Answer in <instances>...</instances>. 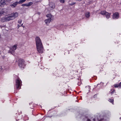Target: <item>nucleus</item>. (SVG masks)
<instances>
[{
    "label": "nucleus",
    "instance_id": "423d86ee",
    "mask_svg": "<svg viewBox=\"0 0 121 121\" xmlns=\"http://www.w3.org/2000/svg\"><path fill=\"white\" fill-rule=\"evenodd\" d=\"M18 14L17 12L15 13H13L11 14V16L12 17L13 20L15 18L17 17L18 16Z\"/></svg>",
    "mask_w": 121,
    "mask_h": 121
},
{
    "label": "nucleus",
    "instance_id": "1a4fd4ad",
    "mask_svg": "<svg viewBox=\"0 0 121 121\" xmlns=\"http://www.w3.org/2000/svg\"><path fill=\"white\" fill-rule=\"evenodd\" d=\"M55 7V4L54 3H51L50 4V9L52 10Z\"/></svg>",
    "mask_w": 121,
    "mask_h": 121
},
{
    "label": "nucleus",
    "instance_id": "aec40b11",
    "mask_svg": "<svg viewBox=\"0 0 121 121\" xmlns=\"http://www.w3.org/2000/svg\"><path fill=\"white\" fill-rule=\"evenodd\" d=\"M22 5L23 6H26L28 7V4H23Z\"/></svg>",
    "mask_w": 121,
    "mask_h": 121
},
{
    "label": "nucleus",
    "instance_id": "20e7f679",
    "mask_svg": "<svg viewBox=\"0 0 121 121\" xmlns=\"http://www.w3.org/2000/svg\"><path fill=\"white\" fill-rule=\"evenodd\" d=\"M24 60L22 59H19L18 60V65L19 67L22 68L24 63Z\"/></svg>",
    "mask_w": 121,
    "mask_h": 121
},
{
    "label": "nucleus",
    "instance_id": "bb28decb",
    "mask_svg": "<svg viewBox=\"0 0 121 121\" xmlns=\"http://www.w3.org/2000/svg\"><path fill=\"white\" fill-rule=\"evenodd\" d=\"M23 23H22V24L21 25V26H22L23 27V28H24V26H23Z\"/></svg>",
    "mask_w": 121,
    "mask_h": 121
},
{
    "label": "nucleus",
    "instance_id": "f3484780",
    "mask_svg": "<svg viewBox=\"0 0 121 121\" xmlns=\"http://www.w3.org/2000/svg\"><path fill=\"white\" fill-rule=\"evenodd\" d=\"M17 46L16 45H14L13 47V50L14 51L16 50L17 48Z\"/></svg>",
    "mask_w": 121,
    "mask_h": 121
},
{
    "label": "nucleus",
    "instance_id": "a211bd4d",
    "mask_svg": "<svg viewBox=\"0 0 121 121\" xmlns=\"http://www.w3.org/2000/svg\"><path fill=\"white\" fill-rule=\"evenodd\" d=\"M33 4V3L32 2H30L27 4L28 7H29Z\"/></svg>",
    "mask_w": 121,
    "mask_h": 121
},
{
    "label": "nucleus",
    "instance_id": "39448f33",
    "mask_svg": "<svg viewBox=\"0 0 121 121\" xmlns=\"http://www.w3.org/2000/svg\"><path fill=\"white\" fill-rule=\"evenodd\" d=\"M6 13L5 9L3 8L0 9V17L6 14Z\"/></svg>",
    "mask_w": 121,
    "mask_h": 121
},
{
    "label": "nucleus",
    "instance_id": "c85d7f7f",
    "mask_svg": "<svg viewBox=\"0 0 121 121\" xmlns=\"http://www.w3.org/2000/svg\"><path fill=\"white\" fill-rule=\"evenodd\" d=\"M74 4H75V3H73L71 5H73Z\"/></svg>",
    "mask_w": 121,
    "mask_h": 121
},
{
    "label": "nucleus",
    "instance_id": "f8f14e48",
    "mask_svg": "<svg viewBox=\"0 0 121 121\" xmlns=\"http://www.w3.org/2000/svg\"><path fill=\"white\" fill-rule=\"evenodd\" d=\"M46 16L48 17V19H50L52 20V15L51 14H48Z\"/></svg>",
    "mask_w": 121,
    "mask_h": 121
},
{
    "label": "nucleus",
    "instance_id": "412c9836",
    "mask_svg": "<svg viewBox=\"0 0 121 121\" xmlns=\"http://www.w3.org/2000/svg\"><path fill=\"white\" fill-rule=\"evenodd\" d=\"M114 86L115 87H117V88L118 87H119V84H115L114 85Z\"/></svg>",
    "mask_w": 121,
    "mask_h": 121
},
{
    "label": "nucleus",
    "instance_id": "f257e3e1",
    "mask_svg": "<svg viewBox=\"0 0 121 121\" xmlns=\"http://www.w3.org/2000/svg\"><path fill=\"white\" fill-rule=\"evenodd\" d=\"M37 49L39 53L43 52L44 49L41 41L39 37L37 36L35 38Z\"/></svg>",
    "mask_w": 121,
    "mask_h": 121
},
{
    "label": "nucleus",
    "instance_id": "9d476101",
    "mask_svg": "<svg viewBox=\"0 0 121 121\" xmlns=\"http://www.w3.org/2000/svg\"><path fill=\"white\" fill-rule=\"evenodd\" d=\"M111 14L110 13H109L106 12L105 15L106 18L107 19L109 18L110 17Z\"/></svg>",
    "mask_w": 121,
    "mask_h": 121
},
{
    "label": "nucleus",
    "instance_id": "7ed1b4c3",
    "mask_svg": "<svg viewBox=\"0 0 121 121\" xmlns=\"http://www.w3.org/2000/svg\"><path fill=\"white\" fill-rule=\"evenodd\" d=\"M12 17L11 16L8 17H6L2 18L1 19V21L2 22H7L10 20H12Z\"/></svg>",
    "mask_w": 121,
    "mask_h": 121
},
{
    "label": "nucleus",
    "instance_id": "6ab92c4d",
    "mask_svg": "<svg viewBox=\"0 0 121 121\" xmlns=\"http://www.w3.org/2000/svg\"><path fill=\"white\" fill-rule=\"evenodd\" d=\"M111 103H112V104H113V100L112 99H109L108 100Z\"/></svg>",
    "mask_w": 121,
    "mask_h": 121
},
{
    "label": "nucleus",
    "instance_id": "cd10ccee",
    "mask_svg": "<svg viewBox=\"0 0 121 121\" xmlns=\"http://www.w3.org/2000/svg\"><path fill=\"white\" fill-rule=\"evenodd\" d=\"M87 121H91V120L90 119H87Z\"/></svg>",
    "mask_w": 121,
    "mask_h": 121
},
{
    "label": "nucleus",
    "instance_id": "473e14b6",
    "mask_svg": "<svg viewBox=\"0 0 121 121\" xmlns=\"http://www.w3.org/2000/svg\"><path fill=\"white\" fill-rule=\"evenodd\" d=\"M11 51V49L10 50V51Z\"/></svg>",
    "mask_w": 121,
    "mask_h": 121
},
{
    "label": "nucleus",
    "instance_id": "b1692460",
    "mask_svg": "<svg viewBox=\"0 0 121 121\" xmlns=\"http://www.w3.org/2000/svg\"><path fill=\"white\" fill-rule=\"evenodd\" d=\"M119 88H121V82L119 84Z\"/></svg>",
    "mask_w": 121,
    "mask_h": 121
},
{
    "label": "nucleus",
    "instance_id": "f03ea898",
    "mask_svg": "<svg viewBox=\"0 0 121 121\" xmlns=\"http://www.w3.org/2000/svg\"><path fill=\"white\" fill-rule=\"evenodd\" d=\"M16 87L17 89H19L20 88L21 84L22 82L21 80L18 78V79L16 80Z\"/></svg>",
    "mask_w": 121,
    "mask_h": 121
},
{
    "label": "nucleus",
    "instance_id": "9b49d317",
    "mask_svg": "<svg viewBox=\"0 0 121 121\" xmlns=\"http://www.w3.org/2000/svg\"><path fill=\"white\" fill-rule=\"evenodd\" d=\"M18 2H16L12 4H11L10 5V6L13 8H14L16 7V5L18 4Z\"/></svg>",
    "mask_w": 121,
    "mask_h": 121
},
{
    "label": "nucleus",
    "instance_id": "393cba45",
    "mask_svg": "<svg viewBox=\"0 0 121 121\" xmlns=\"http://www.w3.org/2000/svg\"><path fill=\"white\" fill-rule=\"evenodd\" d=\"M20 26H21V25H20L19 24H18L17 26V27H18V28Z\"/></svg>",
    "mask_w": 121,
    "mask_h": 121
},
{
    "label": "nucleus",
    "instance_id": "7c9ffc66",
    "mask_svg": "<svg viewBox=\"0 0 121 121\" xmlns=\"http://www.w3.org/2000/svg\"><path fill=\"white\" fill-rule=\"evenodd\" d=\"M76 0L77 1H80L82 0Z\"/></svg>",
    "mask_w": 121,
    "mask_h": 121
},
{
    "label": "nucleus",
    "instance_id": "a878e982",
    "mask_svg": "<svg viewBox=\"0 0 121 121\" xmlns=\"http://www.w3.org/2000/svg\"><path fill=\"white\" fill-rule=\"evenodd\" d=\"M2 67L1 66H0V71H1L2 70Z\"/></svg>",
    "mask_w": 121,
    "mask_h": 121
},
{
    "label": "nucleus",
    "instance_id": "72a5a7b5",
    "mask_svg": "<svg viewBox=\"0 0 121 121\" xmlns=\"http://www.w3.org/2000/svg\"><path fill=\"white\" fill-rule=\"evenodd\" d=\"M120 118V119H121V118Z\"/></svg>",
    "mask_w": 121,
    "mask_h": 121
},
{
    "label": "nucleus",
    "instance_id": "dca6fc26",
    "mask_svg": "<svg viewBox=\"0 0 121 121\" xmlns=\"http://www.w3.org/2000/svg\"><path fill=\"white\" fill-rule=\"evenodd\" d=\"M106 12L104 11H102L100 13L102 15H105Z\"/></svg>",
    "mask_w": 121,
    "mask_h": 121
},
{
    "label": "nucleus",
    "instance_id": "ddd939ff",
    "mask_svg": "<svg viewBox=\"0 0 121 121\" xmlns=\"http://www.w3.org/2000/svg\"><path fill=\"white\" fill-rule=\"evenodd\" d=\"M85 16L87 18H89L90 16V14L89 12H87L85 13Z\"/></svg>",
    "mask_w": 121,
    "mask_h": 121
},
{
    "label": "nucleus",
    "instance_id": "2eb2a0df",
    "mask_svg": "<svg viewBox=\"0 0 121 121\" xmlns=\"http://www.w3.org/2000/svg\"><path fill=\"white\" fill-rule=\"evenodd\" d=\"M26 0H20L18 2V3L19 4H21L25 2Z\"/></svg>",
    "mask_w": 121,
    "mask_h": 121
},
{
    "label": "nucleus",
    "instance_id": "4be33fe9",
    "mask_svg": "<svg viewBox=\"0 0 121 121\" xmlns=\"http://www.w3.org/2000/svg\"><path fill=\"white\" fill-rule=\"evenodd\" d=\"M22 21L21 20L19 19L18 20V22L19 24H21L22 23Z\"/></svg>",
    "mask_w": 121,
    "mask_h": 121
},
{
    "label": "nucleus",
    "instance_id": "c756f323",
    "mask_svg": "<svg viewBox=\"0 0 121 121\" xmlns=\"http://www.w3.org/2000/svg\"><path fill=\"white\" fill-rule=\"evenodd\" d=\"M11 0H6V1H10Z\"/></svg>",
    "mask_w": 121,
    "mask_h": 121
},
{
    "label": "nucleus",
    "instance_id": "5701e85b",
    "mask_svg": "<svg viewBox=\"0 0 121 121\" xmlns=\"http://www.w3.org/2000/svg\"><path fill=\"white\" fill-rule=\"evenodd\" d=\"M60 2L62 3H64L65 2L64 0H59Z\"/></svg>",
    "mask_w": 121,
    "mask_h": 121
},
{
    "label": "nucleus",
    "instance_id": "2f4dec72",
    "mask_svg": "<svg viewBox=\"0 0 121 121\" xmlns=\"http://www.w3.org/2000/svg\"><path fill=\"white\" fill-rule=\"evenodd\" d=\"M114 91H112V92H111V93H113L114 92Z\"/></svg>",
    "mask_w": 121,
    "mask_h": 121
},
{
    "label": "nucleus",
    "instance_id": "4468645a",
    "mask_svg": "<svg viewBox=\"0 0 121 121\" xmlns=\"http://www.w3.org/2000/svg\"><path fill=\"white\" fill-rule=\"evenodd\" d=\"M51 20H52L48 18V19L45 20L44 22L46 24H47L48 23H49Z\"/></svg>",
    "mask_w": 121,
    "mask_h": 121
},
{
    "label": "nucleus",
    "instance_id": "6e6552de",
    "mask_svg": "<svg viewBox=\"0 0 121 121\" xmlns=\"http://www.w3.org/2000/svg\"><path fill=\"white\" fill-rule=\"evenodd\" d=\"M6 4L4 0H1L0 2V6L1 7H3Z\"/></svg>",
    "mask_w": 121,
    "mask_h": 121
},
{
    "label": "nucleus",
    "instance_id": "0eeeda50",
    "mask_svg": "<svg viewBox=\"0 0 121 121\" xmlns=\"http://www.w3.org/2000/svg\"><path fill=\"white\" fill-rule=\"evenodd\" d=\"M119 17L118 13L117 12L114 13L113 15L112 18L114 19H116L118 18Z\"/></svg>",
    "mask_w": 121,
    "mask_h": 121
}]
</instances>
